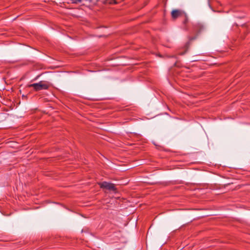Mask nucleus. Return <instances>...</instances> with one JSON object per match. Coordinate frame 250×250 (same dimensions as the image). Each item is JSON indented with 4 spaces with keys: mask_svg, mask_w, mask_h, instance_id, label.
Instances as JSON below:
<instances>
[{
    "mask_svg": "<svg viewBox=\"0 0 250 250\" xmlns=\"http://www.w3.org/2000/svg\"><path fill=\"white\" fill-rule=\"evenodd\" d=\"M28 87H32L36 91H39L42 89H47L49 85L47 83L41 81L38 83H34L28 85Z\"/></svg>",
    "mask_w": 250,
    "mask_h": 250,
    "instance_id": "obj_1",
    "label": "nucleus"
},
{
    "mask_svg": "<svg viewBox=\"0 0 250 250\" xmlns=\"http://www.w3.org/2000/svg\"><path fill=\"white\" fill-rule=\"evenodd\" d=\"M100 187L103 188H105L111 191H115L116 188L114 184L108 183L106 182H103L99 184Z\"/></svg>",
    "mask_w": 250,
    "mask_h": 250,
    "instance_id": "obj_2",
    "label": "nucleus"
},
{
    "mask_svg": "<svg viewBox=\"0 0 250 250\" xmlns=\"http://www.w3.org/2000/svg\"><path fill=\"white\" fill-rule=\"evenodd\" d=\"M186 15L184 11L179 9H175L171 12V16H186Z\"/></svg>",
    "mask_w": 250,
    "mask_h": 250,
    "instance_id": "obj_3",
    "label": "nucleus"
},
{
    "mask_svg": "<svg viewBox=\"0 0 250 250\" xmlns=\"http://www.w3.org/2000/svg\"><path fill=\"white\" fill-rule=\"evenodd\" d=\"M72 3L77 4L82 2V0H69Z\"/></svg>",
    "mask_w": 250,
    "mask_h": 250,
    "instance_id": "obj_4",
    "label": "nucleus"
},
{
    "mask_svg": "<svg viewBox=\"0 0 250 250\" xmlns=\"http://www.w3.org/2000/svg\"><path fill=\"white\" fill-rule=\"evenodd\" d=\"M113 1L111 2L110 3H116L115 0H113Z\"/></svg>",
    "mask_w": 250,
    "mask_h": 250,
    "instance_id": "obj_5",
    "label": "nucleus"
}]
</instances>
